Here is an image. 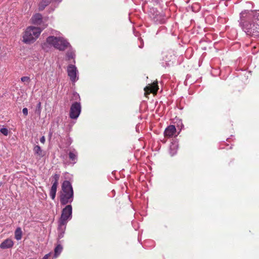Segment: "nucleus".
I'll list each match as a JSON object with an SVG mask.
<instances>
[{"instance_id":"f257e3e1","label":"nucleus","mask_w":259,"mask_h":259,"mask_svg":"<svg viewBox=\"0 0 259 259\" xmlns=\"http://www.w3.org/2000/svg\"><path fill=\"white\" fill-rule=\"evenodd\" d=\"M70 47L69 42L65 38L54 35L48 36L46 41L41 44L42 49L46 52L49 51L52 47L63 51Z\"/></svg>"},{"instance_id":"f03ea898","label":"nucleus","mask_w":259,"mask_h":259,"mask_svg":"<svg viewBox=\"0 0 259 259\" xmlns=\"http://www.w3.org/2000/svg\"><path fill=\"white\" fill-rule=\"evenodd\" d=\"M60 202L62 205L71 203L73 200V190L70 182L65 181L62 184L60 192Z\"/></svg>"},{"instance_id":"7ed1b4c3","label":"nucleus","mask_w":259,"mask_h":259,"mask_svg":"<svg viewBox=\"0 0 259 259\" xmlns=\"http://www.w3.org/2000/svg\"><path fill=\"white\" fill-rule=\"evenodd\" d=\"M243 29L247 34L259 37V11H256L253 13L252 21L246 24L243 27Z\"/></svg>"},{"instance_id":"20e7f679","label":"nucleus","mask_w":259,"mask_h":259,"mask_svg":"<svg viewBox=\"0 0 259 259\" xmlns=\"http://www.w3.org/2000/svg\"><path fill=\"white\" fill-rule=\"evenodd\" d=\"M42 29L39 27L29 26L27 28L23 36V41L26 44L34 42L39 37Z\"/></svg>"},{"instance_id":"39448f33","label":"nucleus","mask_w":259,"mask_h":259,"mask_svg":"<svg viewBox=\"0 0 259 259\" xmlns=\"http://www.w3.org/2000/svg\"><path fill=\"white\" fill-rule=\"evenodd\" d=\"M73 99L76 100L71 105L69 117L73 119H76L81 112V104L80 102V96L77 93L73 94Z\"/></svg>"},{"instance_id":"423d86ee","label":"nucleus","mask_w":259,"mask_h":259,"mask_svg":"<svg viewBox=\"0 0 259 259\" xmlns=\"http://www.w3.org/2000/svg\"><path fill=\"white\" fill-rule=\"evenodd\" d=\"M72 208L70 204L66 205L62 211L58 223L67 225L68 222L72 218Z\"/></svg>"},{"instance_id":"0eeeda50","label":"nucleus","mask_w":259,"mask_h":259,"mask_svg":"<svg viewBox=\"0 0 259 259\" xmlns=\"http://www.w3.org/2000/svg\"><path fill=\"white\" fill-rule=\"evenodd\" d=\"M67 72L71 81L74 83L78 79L77 75V69L76 67L72 64L69 65L67 67Z\"/></svg>"},{"instance_id":"6e6552de","label":"nucleus","mask_w":259,"mask_h":259,"mask_svg":"<svg viewBox=\"0 0 259 259\" xmlns=\"http://www.w3.org/2000/svg\"><path fill=\"white\" fill-rule=\"evenodd\" d=\"M68 156L71 161V163L74 164L77 162L78 159V152L76 149L74 148L70 149L68 153Z\"/></svg>"},{"instance_id":"1a4fd4ad","label":"nucleus","mask_w":259,"mask_h":259,"mask_svg":"<svg viewBox=\"0 0 259 259\" xmlns=\"http://www.w3.org/2000/svg\"><path fill=\"white\" fill-rule=\"evenodd\" d=\"M158 90V87L157 85V82H154L152 84H149L148 85L146 86L144 90L146 93L149 94L150 93H156Z\"/></svg>"},{"instance_id":"9d476101","label":"nucleus","mask_w":259,"mask_h":259,"mask_svg":"<svg viewBox=\"0 0 259 259\" xmlns=\"http://www.w3.org/2000/svg\"><path fill=\"white\" fill-rule=\"evenodd\" d=\"M13 245V241L11 239L8 238L1 243L0 248L3 249H8L12 247Z\"/></svg>"},{"instance_id":"9b49d317","label":"nucleus","mask_w":259,"mask_h":259,"mask_svg":"<svg viewBox=\"0 0 259 259\" xmlns=\"http://www.w3.org/2000/svg\"><path fill=\"white\" fill-rule=\"evenodd\" d=\"M176 132V128L175 125H170L168 126L164 131L165 137H170L172 136Z\"/></svg>"},{"instance_id":"f8f14e48","label":"nucleus","mask_w":259,"mask_h":259,"mask_svg":"<svg viewBox=\"0 0 259 259\" xmlns=\"http://www.w3.org/2000/svg\"><path fill=\"white\" fill-rule=\"evenodd\" d=\"M31 20L33 24L39 25L42 22V16L38 13L35 14L32 17Z\"/></svg>"},{"instance_id":"ddd939ff","label":"nucleus","mask_w":259,"mask_h":259,"mask_svg":"<svg viewBox=\"0 0 259 259\" xmlns=\"http://www.w3.org/2000/svg\"><path fill=\"white\" fill-rule=\"evenodd\" d=\"M66 225H62V224L58 223V232L59 239H60L64 237L66 230Z\"/></svg>"},{"instance_id":"4468645a","label":"nucleus","mask_w":259,"mask_h":259,"mask_svg":"<svg viewBox=\"0 0 259 259\" xmlns=\"http://www.w3.org/2000/svg\"><path fill=\"white\" fill-rule=\"evenodd\" d=\"M178 148V142L177 141L172 142L169 147V153L171 156H173L176 154Z\"/></svg>"},{"instance_id":"2eb2a0df","label":"nucleus","mask_w":259,"mask_h":259,"mask_svg":"<svg viewBox=\"0 0 259 259\" xmlns=\"http://www.w3.org/2000/svg\"><path fill=\"white\" fill-rule=\"evenodd\" d=\"M63 246L61 244H58L54 249V257L57 258L62 252Z\"/></svg>"},{"instance_id":"dca6fc26","label":"nucleus","mask_w":259,"mask_h":259,"mask_svg":"<svg viewBox=\"0 0 259 259\" xmlns=\"http://www.w3.org/2000/svg\"><path fill=\"white\" fill-rule=\"evenodd\" d=\"M68 48H69V50L66 53V57L67 59H74L75 56L74 51L72 49V48H71V46Z\"/></svg>"},{"instance_id":"f3484780","label":"nucleus","mask_w":259,"mask_h":259,"mask_svg":"<svg viewBox=\"0 0 259 259\" xmlns=\"http://www.w3.org/2000/svg\"><path fill=\"white\" fill-rule=\"evenodd\" d=\"M58 185L55 184H53L51 189L50 190V195L52 199H54L56 197V193L57 191Z\"/></svg>"},{"instance_id":"a211bd4d","label":"nucleus","mask_w":259,"mask_h":259,"mask_svg":"<svg viewBox=\"0 0 259 259\" xmlns=\"http://www.w3.org/2000/svg\"><path fill=\"white\" fill-rule=\"evenodd\" d=\"M22 232L21 229L18 227L15 231V238L17 240H20L22 238Z\"/></svg>"},{"instance_id":"6ab92c4d","label":"nucleus","mask_w":259,"mask_h":259,"mask_svg":"<svg viewBox=\"0 0 259 259\" xmlns=\"http://www.w3.org/2000/svg\"><path fill=\"white\" fill-rule=\"evenodd\" d=\"M34 152L35 154L38 155L39 156H42V150L41 149V148L39 146L36 145L34 147L33 149Z\"/></svg>"},{"instance_id":"aec40b11","label":"nucleus","mask_w":259,"mask_h":259,"mask_svg":"<svg viewBox=\"0 0 259 259\" xmlns=\"http://www.w3.org/2000/svg\"><path fill=\"white\" fill-rule=\"evenodd\" d=\"M41 111V103L39 102L36 105V108L35 109V113L38 115L40 116Z\"/></svg>"},{"instance_id":"412c9836","label":"nucleus","mask_w":259,"mask_h":259,"mask_svg":"<svg viewBox=\"0 0 259 259\" xmlns=\"http://www.w3.org/2000/svg\"><path fill=\"white\" fill-rule=\"evenodd\" d=\"M59 177H60V175H58V174H55L53 177V181H54V182H53V184H55L58 185V181H59Z\"/></svg>"},{"instance_id":"4be33fe9","label":"nucleus","mask_w":259,"mask_h":259,"mask_svg":"<svg viewBox=\"0 0 259 259\" xmlns=\"http://www.w3.org/2000/svg\"><path fill=\"white\" fill-rule=\"evenodd\" d=\"M1 132L5 136H7L8 134V130L7 128L3 127L0 129Z\"/></svg>"},{"instance_id":"5701e85b","label":"nucleus","mask_w":259,"mask_h":259,"mask_svg":"<svg viewBox=\"0 0 259 259\" xmlns=\"http://www.w3.org/2000/svg\"><path fill=\"white\" fill-rule=\"evenodd\" d=\"M249 13V11H248L245 10V11H244L240 13V18H241V19H242V20H241V21H243L242 18H243V17H244V15H246V14H247V13Z\"/></svg>"},{"instance_id":"b1692460","label":"nucleus","mask_w":259,"mask_h":259,"mask_svg":"<svg viewBox=\"0 0 259 259\" xmlns=\"http://www.w3.org/2000/svg\"><path fill=\"white\" fill-rule=\"evenodd\" d=\"M29 79V78L28 77L23 76V77H21V80L22 81L25 82V81H27V80H28Z\"/></svg>"},{"instance_id":"393cba45","label":"nucleus","mask_w":259,"mask_h":259,"mask_svg":"<svg viewBox=\"0 0 259 259\" xmlns=\"http://www.w3.org/2000/svg\"><path fill=\"white\" fill-rule=\"evenodd\" d=\"M22 112L24 115H27L28 114V109L27 108H24L22 110Z\"/></svg>"},{"instance_id":"a878e982","label":"nucleus","mask_w":259,"mask_h":259,"mask_svg":"<svg viewBox=\"0 0 259 259\" xmlns=\"http://www.w3.org/2000/svg\"><path fill=\"white\" fill-rule=\"evenodd\" d=\"M45 141H46V139H45V137L44 136H42L40 138V142L42 143V144H44L45 142Z\"/></svg>"},{"instance_id":"bb28decb","label":"nucleus","mask_w":259,"mask_h":259,"mask_svg":"<svg viewBox=\"0 0 259 259\" xmlns=\"http://www.w3.org/2000/svg\"><path fill=\"white\" fill-rule=\"evenodd\" d=\"M51 252L46 254L42 259H48L49 256L51 255Z\"/></svg>"},{"instance_id":"cd10ccee","label":"nucleus","mask_w":259,"mask_h":259,"mask_svg":"<svg viewBox=\"0 0 259 259\" xmlns=\"http://www.w3.org/2000/svg\"><path fill=\"white\" fill-rule=\"evenodd\" d=\"M139 47L142 48L143 47V46H140Z\"/></svg>"}]
</instances>
